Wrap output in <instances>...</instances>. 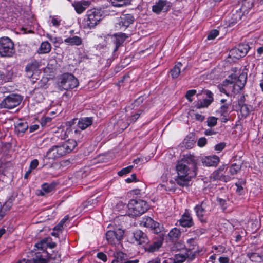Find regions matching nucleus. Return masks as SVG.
Masks as SVG:
<instances>
[{
	"instance_id": "nucleus-33",
	"label": "nucleus",
	"mask_w": 263,
	"mask_h": 263,
	"mask_svg": "<svg viewBox=\"0 0 263 263\" xmlns=\"http://www.w3.org/2000/svg\"><path fill=\"white\" fill-rule=\"evenodd\" d=\"M247 256L252 261L257 262L261 259V255L257 252H248L246 254Z\"/></svg>"
},
{
	"instance_id": "nucleus-9",
	"label": "nucleus",
	"mask_w": 263,
	"mask_h": 263,
	"mask_svg": "<svg viewBox=\"0 0 263 263\" xmlns=\"http://www.w3.org/2000/svg\"><path fill=\"white\" fill-rule=\"evenodd\" d=\"M247 79V73L245 72H242L238 77L236 81H230L228 82L230 85H233L232 91L234 93H239L245 87Z\"/></svg>"
},
{
	"instance_id": "nucleus-60",
	"label": "nucleus",
	"mask_w": 263,
	"mask_h": 263,
	"mask_svg": "<svg viewBox=\"0 0 263 263\" xmlns=\"http://www.w3.org/2000/svg\"><path fill=\"white\" fill-rule=\"evenodd\" d=\"M195 118L196 120L199 121H203L205 119V117L204 116L198 113L195 114Z\"/></svg>"
},
{
	"instance_id": "nucleus-28",
	"label": "nucleus",
	"mask_w": 263,
	"mask_h": 263,
	"mask_svg": "<svg viewBox=\"0 0 263 263\" xmlns=\"http://www.w3.org/2000/svg\"><path fill=\"white\" fill-rule=\"evenodd\" d=\"M115 259L112 261L111 263H123L127 258L126 254L122 252H117L114 255Z\"/></svg>"
},
{
	"instance_id": "nucleus-1",
	"label": "nucleus",
	"mask_w": 263,
	"mask_h": 263,
	"mask_svg": "<svg viewBox=\"0 0 263 263\" xmlns=\"http://www.w3.org/2000/svg\"><path fill=\"white\" fill-rule=\"evenodd\" d=\"M77 146V142L73 139H69L64 142L53 146L46 153L48 159H55L71 152Z\"/></svg>"
},
{
	"instance_id": "nucleus-48",
	"label": "nucleus",
	"mask_w": 263,
	"mask_h": 263,
	"mask_svg": "<svg viewBox=\"0 0 263 263\" xmlns=\"http://www.w3.org/2000/svg\"><path fill=\"white\" fill-rule=\"evenodd\" d=\"M196 92V90L194 89L188 90L185 95L186 98L190 101L192 102V99H191V97L193 96Z\"/></svg>"
},
{
	"instance_id": "nucleus-23",
	"label": "nucleus",
	"mask_w": 263,
	"mask_h": 263,
	"mask_svg": "<svg viewBox=\"0 0 263 263\" xmlns=\"http://www.w3.org/2000/svg\"><path fill=\"white\" fill-rule=\"evenodd\" d=\"M93 123L92 118L91 117H83L78 120L77 122V126L79 128L84 130L88 127L90 126Z\"/></svg>"
},
{
	"instance_id": "nucleus-50",
	"label": "nucleus",
	"mask_w": 263,
	"mask_h": 263,
	"mask_svg": "<svg viewBox=\"0 0 263 263\" xmlns=\"http://www.w3.org/2000/svg\"><path fill=\"white\" fill-rule=\"evenodd\" d=\"M98 201L96 199H88V200L85 203L84 207H88L91 206H94L96 204Z\"/></svg>"
},
{
	"instance_id": "nucleus-53",
	"label": "nucleus",
	"mask_w": 263,
	"mask_h": 263,
	"mask_svg": "<svg viewBox=\"0 0 263 263\" xmlns=\"http://www.w3.org/2000/svg\"><path fill=\"white\" fill-rule=\"evenodd\" d=\"M39 165V161L37 159H34L30 162L29 168L31 170L36 168Z\"/></svg>"
},
{
	"instance_id": "nucleus-43",
	"label": "nucleus",
	"mask_w": 263,
	"mask_h": 263,
	"mask_svg": "<svg viewBox=\"0 0 263 263\" xmlns=\"http://www.w3.org/2000/svg\"><path fill=\"white\" fill-rule=\"evenodd\" d=\"M133 168V166H132V165L128 166L125 168L122 169L121 171L118 172V174L119 176H122L125 174H126L132 171Z\"/></svg>"
},
{
	"instance_id": "nucleus-63",
	"label": "nucleus",
	"mask_w": 263,
	"mask_h": 263,
	"mask_svg": "<svg viewBox=\"0 0 263 263\" xmlns=\"http://www.w3.org/2000/svg\"><path fill=\"white\" fill-rule=\"evenodd\" d=\"M52 25L55 27H58L60 25V21L55 18H52L51 20Z\"/></svg>"
},
{
	"instance_id": "nucleus-2",
	"label": "nucleus",
	"mask_w": 263,
	"mask_h": 263,
	"mask_svg": "<svg viewBox=\"0 0 263 263\" xmlns=\"http://www.w3.org/2000/svg\"><path fill=\"white\" fill-rule=\"evenodd\" d=\"M197 163L194 156L190 155L178 161L176 168L178 175H189L192 172L197 174Z\"/></svg>"
},
{
	"instance_id": "nucleus-52",
	"label": "nucleus",
	"mask_w": 263,
	"mask_h": 263,
	"mask_svg": "<svg viewBox=\"0 0 263 263\" xmlns=\"http://www.w3.org/2000/svg\"><path fill=\"white\" fill-rule=\"evenodd\" d=\"M51 121V118L49 117H43L41 119V123L42 126H45L47 123H50Z\"/></svg>"
},
{
	"instance_id": "nucleus-44",
	"label": "nucleus",
	"mask_w": 263,
	"mask_h": 263,
	"mask_svg": "<svg viewBox=\"0 0 263 263\" xmlns=\"http://www.w3.org/2000/svg\"><path fill=\"white\" fill-rule=\"evenodd\" d=\"M219 34V31L217 29H214L211 30L207 37V39L209 40H214Z\"/></svg>"
},
{
	"instance_id": "nucleus-46",
	"label": "nucleus",
	"mask_w": 263,
	"mask_h": 263,
	"mask_svg": "<svg viewBox=\"0 0 263 263\" xmlns=\"http://www.w3.org/2000/svg\"><path fill=\"white\" fill-rule=\"evenodd\" d=\"M245 183V181H241L235 183V185L237 186L236 192L240 195L242 194L243 190L242 184H244Z\"/></svg>"
},
{
	"instance_id": "nucleus-6",
	"label": "nucleus",
	"mask_w": 263,
	"mask_h": 263,
	"mask_svg": "<svg viewBox=\"0 0 263 263\" xmlns=\"http://www.w3.org/2000/svg\"><path fill=\"white\" fill-rule=\"evenodd\" d=\"M15 53L14 43L8 37L0 38V55L2 57H11Z\"/></svg>"
},
{
	"instance_id": "nucleus-19",
	"label": "nucleus",
	"mask_w": 263,
	"mask_h": 263,
	"mask_svg": "<svg viewBox=\"0 0 263 263\" xmlns=\"http://www.w3.org/2000/svg\"><path fill=\"white\" fill-rule=\"evenodd\" d=\"M90 5V2L88 1H75L72 4L76 11L79 14L83 12Z\"/></svg>"
},
{
	"instance_id": "nucleus-32",
	"label": "nucleus",
	"mask_w": 263,
	"mask_h": 263,
	"mask_svg": "<svg viewBox=\"0 0 263 263\" xmlns=\"http://www.w3.org/2000/svg\"><path fill=\"white\" fill-rule=\"evenodd\" d=\"M51 48V45L48 42H44L40 46L39 48V53L42 54L47 53L50 51Z\"/></svg>"
},
{
	"instance_id": "nucleus-34",
	"label": "nucleus",
	"mask_w": 263,
	"mask_h": 263,
	"mask_svg": "<svg viewBox=\"0 0 263 263\" xmlns=\"http://www.w3.org/2000/svg\"><path fill=\"white\" fill-rule=\"evenodd\" d=\"M112 5L115 7H122L130 3V0H110Z\"/></svg>"
},
{
	"instance_id": "nucleus-10",
	"label": "nucleus",
	"mask_w": 263,
	"mask_h": 263,
	"mask_svg": "<svg viewBox=\"0 0 263 263\" xmlns=\"http://www.w3.org/2000/svg\"><path fill=\"white\" fill-rule=\"evenodd\" d=\"M210 202L205 200L201 202L200 204L197 205L194 208L195 212L197 216L202 223L206 222V218H204V215L206 212L209 210V204Z\"/></svg>"
},
{
	"instance_id": "nucleus-18",
	"label": "nucleus",
	"mask_w": 263,
	"mask_h": 263,
	"mask_svg": "<svg viewBox=\"0 0 263 263\" xmlns=\"http://www.w3.org/2000/svg\"><path fill=\"white\" fill-rule=\"evenodd\" d=\"M127 37L126 34L123 33H116L113 35V42L116 45L114 50V52L118 50L119 47L122 45Z\"/></svg>"
},
{
	"instance_id": "nucleus-4",
	"label": "nucleus",
	"mask_w": 263,
	"mask_h": 263,
	"mask_svg": "<svg viewBox=\"0 0 263 263\" xmlns=\"http://www.w3.org/2000/svg\"><path fill=\"white\" fill-rule=\"evenodd\" d=\"M85 17L84 27L91 29L96 26L102 20V14L100 10L92 9L87 11Z\"/></svg>"
},
{
	"instance_id": "nucleus-39",
	"label": "nucleus",
	"mask_w": 263,
	"mask_h": 263,
	"mask_svg": "<svg viewBox=\"0 0 263 263\" xmlns=\"http://www.w3.org/2000/svg\"><path fill=\"white\" fill-rule=\"evenodd\" d=\"M32 262L33 263H47V261L42 255L36 254L35 256L32 258Z\"/></svg>"
},
{
	"instance_id": "nucleus-49",
	"label": "nucleus",
	"mask_w": 263,
	"mask_h": 263,
	"mask_svg": "<svg viewBox=\"0 0 263 263\" xmlns=\"http://www.w3.org/2000/svg\"><path fill=\"white\" fill-rule=\"evenodd\" d=\"M220 172L221 171L220 170H217L214 172L213 178L214 179L222 180V178H225V176L221 174Z\"/></svg>"
},
{
	"instance_id": "nucleus-54",
	"label": "nucleus",
	"mask_w": 263,
	"mask_h": 263,
	"mask_svg": "<svg viewBox=\"0 0 263 263\" xmlns=\"http://www.w3.org/2000/svg\"><path fill=\"white\" fill-rule=\"evenodd\" d=\"M225 146H226V143L224 142H221V143H218L215 145V149L220 152L224 149Z\"/></svg>"
},
{
	"instance_id": "nucleus-13",
	"label": "nucleus",
	"mask_w": 263,
	"mask_h": 263,
	"mask_svg": "<svg viewBox=\"0 0 263 263\" xmlns=\"http://www.w3.org/2000/svg\"><path fill=\"white\" fill-rule=\"evenodd\" d=\"M124 232L121 229L115 231H108L106 233V238L109 243L115 245L122 239Z\"/></svg>"
},
{
	"instance_id": "nucleus-55",
	"label": "nucleus",
	"mask_w": 263,
	"mask_h": 263,
	"mask_svg": "<svg viewBox=\"0 0 263 263\" xmlns=\"http://www.w3.org/2000/svg\"><path fill=\"white\" fill-rule=\"evenodd\" d=\"M97 256L98 258L102 260L103 261L106 262L107 261V256L104 253L99 252Z\"/></svg>"
},
{
	"instance_id": "nucleus-45",
	"label": "nucleus",
	"mask_w": 263,
	"mask_h": 263,
	"mask_svg": "<svg viewBox=\"0 0 263 263\" xmlns=\"http://www.w3.org/2000/svg\"><path fill=\"white\" fill-rule=\"evenodd\" d=\"M240 111L243 116H247L249 114L250 109L247 105L243 104L241 106Z\"/></svg>"
},
{
	"instance_id": "nucleus-22",
	"label": "nucleus",
	"mask_w": 263,
	"mask_h": 263,
	"mask_svg": "<svg viewBox=\"0 0 263 263\" xmlns=\"http://www.w3.org/2000/svg\"><path fill=\"white\" fill-rule=\"evenodd\" d=\"M180 224L183 227H191L193 224L192 217L190 214L185 212L179 220Z\"/></svg>"
},
{
	"instance_id": "nucleus-36",
	"label": "nucleus",
	"mask_w": 263,
	"mask_h": 263,
	"mask_svg": "<svg viewBox=\"0 0 263 263\" xmlns=\"http://www.w3.org/2000/svg\"><path fill=\"white\" fill-rule=\"evenodd\" d=\"M174 259L175 263H183L186 260V258L185 253H179L175 255Z\"/></svg>"
},
{
	"instance_id": "nucleus-24",
	"label": "nucleus",
	"mask_w": 263,
	"mask_h": 263,
	"mask_svg": "<svg viewBox=\"0 0 263 263\" xmlns=\"http://www.w3.org/2000/svg\"><path fill=\"white\" fill-rule=\"evenodd\" d=\"M28 128V125L27 122L20 120L15 125V132L18 135L23 134Z\"/></svg>"
},
{
	"instance_id": "nucleus-40",
	"label": "nucleus",
	"mask_w": 263,
	"mask_h": 263,
	"mask_svg": "<svg viewBox=\"0 0 263 263\" xmlns=\"http://www.w3.org/2000/svg\"><path fill=\"white\" fill-rule=\"evenodd\" d=\"M184 253L185 254L186 259L189 261H192L195 258L196 254L198 253V252H197L196 251L193 252L191 250H187Z\"/></svg>"
},
{
	"instance_id": "nucleus-25",
	"label": "nucleus",
	"mask_w": 263,
	"mask_h": 263,
	"mask_svg": "<svg viewBox=\"0 0 263 263\" xmlns=\"http://www.w3.org/2000/svg\"><path fill=\"white\" fill-rule=\"evenodd\" d=\"M39 63L36 61H32L31 62L28 63L26 66V71L32 76L34 72L37 71L39 66Z\"/></svg>"
},
{
	"instance_id": "nucleus-38",
	"label": "nucleus",
	"mask_w": 263,
	"mask_h": 263,
	"mask_svg": "<svg viewBox=\"0 0 263 263\" xmlns=\"http://www.w3.org/2000/svg\"><path fill=\"white\" fill-rule=\"evenodd\" d=\"M241 169V165L234 163L231 165L229 169L230 173L233 175L237 174Z\"/></svg>"
},
{
	"instance_id": "nucleus-47",
	"label": "nucleus",
	"mask_w": 263,
	"mask_h": 263,
	"mask_svg": "<svg viewBox=\"0 0 263 263\" xmlns=\"http://www.w3.org/2000/svg\"><path fill=\"white\" fill-rule=\"evenodd\" d=\"M217 201L219 203V205L223 209V210H224L227 208V201L226 200L222 199L221 198H217Z\"/></svg>"
},
{
	"instance_id": "nucleus-27",
	"label": "nucleus",
	"mask_w": 263,
	"mask_h": 263,
	"mask_svg": "<svg viewBox=\"0 0 263 263\" xmlns=\"http://www.w3.org/2000/svg\"><path fill=\"white\" fill-rule=\"evenodd\" d=\"M182 64L181 62H178L171 70L170 73L173 79L178 77L181 72V68Z\"/></svg>"
},
{
	"instance_id": "nucleus-15",
	"label": "nucleus",
	"mask_w": 263,
	"mask_h": 263,
	"mask_svg": "<svg viewBox=\"0 0 263 263\" xmlns=\"http://www.w3.org/2000/svg\"><path fill=\"white\" fill-rule=\"evenodd\" d=\"M196 176V174L192 172L191 174L189 175H178L175 179L176 183L182 187L188 186L190 185L191 179Z\"/></svg>"
},
{
	"instance_id": "nucleus-62",
	"label": "nucleus",
	"mask_w": 263,
	"mask_h": 263,
	"mask_svg": "<svg viewBox=\"0 0 263 263\" xmlns=\"http://www.w3.org/2000/svg\"><path fill=\"white\" fill-rule=\"evenodd\" d=\"M219 261L220 263H229V258L227 257H220Z\"/></svg>"
},
{
	"instance_id": "nucleus-5",
	"label": "nucleus",
	"mask_w": 263,
	"mask_h": 263,
	"mask_svg": "<svg viewBox=\"0 0 263 263\" xmlns=\"http://www.w3.org/2000/svg\"><path fill=\"white\" fill-rule=\"evenodd\" d=\"M58 85L61 89L68 90L77 87L79 82L73 75L66 73L62 74L59 78Z\"/></svg>"
},
{
	"instance_id": "nucleus-31",
	"label": "nucleus",
	"mask_w": 263,
	"mask_h": 263,
	"mask_svg": "<svg viewBox=\"0 0 263 263\" xmlns=\"http://www.w3.org/2000/svg\"><path fill=\"white\" fill-rule=\"evenodd\" d=\"M54 186L53 184L44 183L42 186V190L40 191L41 195H44L46 194L51 192L54 190Z\"/></svg>"
},
{
	"instance_id": "nucleus-14",
	"label": "nucleus",
	"mask_w": 263,
	"mask_h": 263,
	"mask_svg": "<svg viewBox=\"0 0 263 263\" xmlns=\"http://www.w3.org/2000/svg\"><path fill=\"white\" fill-rule=\"evenodd\" d=\"M159 233V237L155 238L154 241L152 244L145 245L144 249L146 251L151 253L157 251L162 246L164 240V235L162 232Z\"/></svg>"
},
{
	"instance_id": "nucleus-58",
	"label": "nucleus",
	"mask_w": 263,
	"mask_h": 263,
	"mask_svg": "<svg viewBox=\"0 0 263 263\" xmlns=\"http://www.w3.org/2000/svg\"><path fill=\"white\" fill-rule=\"evenodd\" d=\"M140 114L141 112H139V111L138 112L131 116L130 119V123L135 122L139 118Z\"/></svg>"
},
{
	"instance_id": "nucleus-12",
	"label": "nucleus",
	"mask_w": 263,
	"mask_h": 263,
	"mask_svg": "<svg viewBox=\"0 0 263 263\" xmlns=\"http://www.w3.org/2000/svg\"><path fill=\"white\" fill-rule=\"evenodd\" d=\"M134 21V17L132 14H122L118 19L116 27L119 29L125 30Z\"/></svg>"
},
{
	"instance_id": "nucleus-16",
	"label": "nucleus",
	"mask_w": 263,
	"mask_h": 263,
	"mask_svg": "<svg viewBox=\"0 0 263 263\" xmlns=\"http://www.w3.org/2000/svg\"><path fill=\"white\" fill-rule=\"evenodd\" d=\"M133 234L135 240L139 245H143L145 247L149 243V240L147 235L141 230H137Z\"/></svg>"
},
{
	"instance_id": "nucleus-20",
	"label": "nucleus",
	"mask_w": 263,
	"mask_h": 263,
	"mask_svg": "<svg viewBox=\"0 0 263 263\" xmlns=\"http://www.w3.org/2000/svg\"><path fill=\"white\" fill-rule=\"evenodd\" d=\"M204 93L206 95L208 98L204 99L196 105L198 109L207 107L213 101V95L211 91L206 90L204 91Z\"/></svg>"
},
{
	"instance_id": "nucleus-11",
	"label": "nucleus",
	"mask_w": 263,
	"mask_h": 263,
	"mask_svg": "<svg viewBox=\"0 0 263 263\" xmlns=\"http://www.w3.org/2000/svg\"><path fill=\"white\" fill-rule=\"evenodd\" d=\"M249 49L250 47L248 44H240L237 46V47H235L230 50V54L233 58L238 59L245 57L249 51Z\"/></svg>"
},
{
	"instance_id": "nucleus-17",
	"label": "nucleus",
	"mask_w": 263,
	"mask_h": 263,
	"mask_svg": "<svg viewBox=\"0 0 263 263\" xmlns=\"http://www.w3.org/2000/svg\"><path fill=\"white\" fill-rule=\"evenodd\" d=\"M170 7V2L164 0H159L158 2L153 6V11L158 14L162 11H167Z\"/></svg>"
},
{
	"instance_id": "nucleus-8",
	"label": "nucleus",
	"mask_w": 263,
	"mask_h": 263,
	"mask_svg": "<svg viewBox=\"0 0 263 263\" xmlns=\"http://www.w3.org/2000/svg\"><path fill=\"white\" fill-rule=\"evenodd\" d=\"M139 222L141 226L150 228L155 233L158 234L163 231V226L150 217H144Z\"/></svg>"
},
{
	"instance_id": "nucleus-42",
	"label": "nucleus",
	"mask_w": 263,
	"mask_h": 263,
	"mask_svg": "<svg viewBox=\"0 0 263 263\" xmlns=\"http://www.w3.org/2000/svg\"><path fill=\"white\" fill-rule=\"evenodd\" d=\"M217 118L214 117H210L207 119V125L212 127L215 126L217 123Z\"/></svg>"
},
{
	"instance_id": "nucleus-35",
	"label": "nucleus",
	"mask_w": 263,
	"mask_h": 263,
	"mask_svg": "<svg viewBox=\"0 0 263 263\" xmlns=\"http://www.w3.org/2000/svg\"><path fill=\"white\" fill-rule=\"evenodd\" d=\"M230 105V103L222 104L219 109L217 110V112L220 114L221 116L226 117V115L228 114V109Z\"/></svg>"
},
{
	"instance_id": "nucleus-7",
	"label": "nucleus",
	"mask_w": 263,
	"mask_h": 263,
	"mask_svg": "<svg viewBox=\"0 0 263 263\" xmlns=\"http://www.w3.org/2000/svg\"><path fill=\"white\" fill-rule=\"evenodd\" d=\"M22 98L19 95L11 94L3 100L0 103L1 108L12 109L18 106L22 102Z\"/></svg>"
},
{
	"instance_id": "nucleus-37",
	"label": "nucleus",
	"mask_w": 263,
	"mask_h": 263,
	"mask_svg": "<svg viewBox=\"0 0 263 263\" xmlns=\"http://www.w3.org/2000/svg\"><path fill=\"white\" fill-rule=\"evenodd\" d=\"M253 6L252 0H244L241 7V9L245 11L252 8Z\"/></svg>"
},
{
	"instance_id": "nucleus-26",
	"label": "nucleus",
	"mask_w": 263,
	"mask_h": 263,
	"mask_svg": "<svg viewBox=\"0 0 263 263\" xmlns=\"http://www.w3.org/2000/svg\"><path fill=\"white\" fill-rule=\"evenodd\" d=\"M64 43L70 46H79L82 44V39L78 36L67 37L64 40Z\"/></svg>"
},
{
	"instance_id": "nucleus-41",
	"label": "nucleus",
	"mask_w": 263,
	"mask_h": 263,
	"mask_svg": "<svg viewBox=\"0 0 263 263\" xmlns=\"http://www.w3.org/2000/svg\"><path fill=\"white\" fill-rule=\"evenodd\" d=\"M50 240V237H47L41 240L40 242L35 244V247L39 249H44L46 247V242Z\"/></svg>"
},
{
	"instance_id": "nucleus-61",
	"label": "nucleus",
	"mask_w": 263,
	"mask_h": 263,
	"mask_svg": "<svg viewBox=\"0 0 263 263\" xmlns=\"http://www.w3.org/2000/svg\"><path fill=\"white\" fill-rule=\"evenodd\" d=\"M136 176L135 174H133L130 177H129L126 179V181L127 183H130L133 181H136Z\"/></svg>"
},
{
	"instance_id": "nucleus-30",
	"label": "nucleus",
	"mask_w": 263,
	"mask_h": 263,
	"mask_svg": "<svg viewBox=\"0 0 263 263\" xmlns=\"http://www.w3.org/2000/svg\"><path fill=\"white\" fill-rule=\"evenodd\" d=\"M11 75V73L6 69L0 70V80L5 82L10 81Z\"/></svg>"
},
{
	"instance_id": "nucleus-21",
	"label": "nucleus",
	"mask_w": 263,
	"mask_h": 263,
	"mask_svg": "<svg viewBox=\"0 0 263 263\" xmlns=\"http://www.w3.org/2000/svg\"><path fill=\"white\" fill-rule=\"evenodd\" d=\"M219 162V158L216 155L207 156L202 159V163L206 166H216Z\"/></svg>"
},
{
	"instance_id": "nucleus-56",
	"label": "nucleus",
	"mask_w": 263,
	"mask_h": 263,
	"mask_svg": "<svg viewBox=\"0 0 263 263\" xmlns=\"http://www.w3.org/2000/svg\"><path fill=\"white\" fill-rule=\"evenodd\" d=\"M206 143V139L204 137H201L199 138V139L198 141V145L200 147H203L205 146V145Z\"/></svg>"
},
{
	"instance_id": "nucleus-29",
	"label": "nucleus",
	"mask_w": 263,
	"mask_h": 263,
	"mask_svg": "<svg viewBox=\"0 0 263 263\" xmlns=\"http://www.w3.org/2000/svg\"><path fill=\"white\" fill-rule=\"evenodd\" d=\"M168 235L173 241H176L180 237L181 232L179 229L175 228L172 229V230L169 232Z\"/></svg>"
},
{
	"instance_id": "nucleus-64",
	"label": "nucleus",
	"mask_w": 263,
	"mask_h": 263,
	"mask_svg": "<svg viewBox=\"0 0 263 263\" xmlns=\"http://www.w3.org/2000/svg\"><path fill=\"white\" fill-rule=\"evenodd\" d=\"M139 260L137 259H134V260H128L126 258L125 261H124L123 263H139Z\"/></svg>"
},
{
	"instance_id": "nucleus-51",
	"label": "nucleus",
	"mask_w": 263,
	"mask_h": 263,
	"mask_svg": "<svg viewBox=\"0 0 263 263\" xmlns=\"http://www.w3.org/2000/svg\"><path fill=\"white\" fill-rule=\"evenodd\" d=\"M73 137L75 138H77L78 140L82 139L83 137V134L81 133V131L79 129H75L73 132Z\"/></svg>"
},
{
	"instance_id": "nucleus-59",
	"label": "nucleus",
	"mask_w": 263,
	"mask_h": 263,
	"mask_svg": "<svg viewBox=\"0 0 263 263\" xmlns=\"http://www.w3.org/2000/svg\"><path fill=\"white\" fill-rule=\"evenodd\" d=\"M46 247H48L51 249L54 248L56 246V243L51 241V238L50 237V240L47 241V242H46Z\"/></svg>"
},
{
	"instance_id": "nucleus-3",
	"label": "nucleus",
	"mask_w": 263,
	"mask_h": 263,
	"mask_svg": "<svg viewBox=\"0 0 263 263\" xmlns=\"http://www.w3.org/2000/svg\"><path fill=\"white\" fill-rule=\"evenodd\" d=\"M118 205H123V207L128 208L129 215L132 217L139 216L144 213L149 208L147 202L142 200L132 199L128 205H123L122 202L119 203Z\"/></svg>"
},
{
	"instance_id": "nucleus-57",
	"label": "nucleus",
	"mask_w": 263,
	"mask_h": 263,
	"mask_svg": "<svg viewBox=\"0 0 263 263\" xmlns=\"http://www.w3.org/2000/svg\"><path fill=\"white\" fill-rule=\"evenodd\" d=\"M204 133L206 136H211L216 134L217 132L213 129H208L204 131Z\"/></svg>"
}]
</instances>
